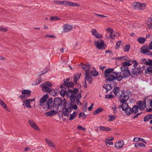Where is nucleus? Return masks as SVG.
I'll return each mask as SVG.
<instances>
[{
	"mask_svg": "<svg viewBox=\"0 0 152 152\" xmlns=\"http://www.w3.org/2000/svg\"><path fill=\"white\" fill-rule=\"evenodd\" d=\"M95 37L97 38H100L102 37V35L98 32H97V34H96Z\"/></svg>",
	"mask_w": 152,
	"mask_h": 152,
	"instance_id": "0e129e2a",
	"label": "nucleus"
},
{
	"mask_svg": "<svg viewBox=\"0 0 152 152\" xmlns=\"http://www.w3.org/2000/svg\"><path fill=\"white\" fill-rule=\"evenodd\" d=\"M148 61L146 62V65H148L152 66V60L150 59H148Z\"/></svg>",
	"mask_w": 152,
	"mask_h": 152,
	"instance_id": "864d4df0",
	"label": "nucleus"
},
{
	"mask_svg": "<svg viewBox=\"0 0 152 152\" xmlns=\"http://www.w3.org/2000/svg\"><path fill=\"white\" fill-rule=\"evenodd\" d=\"M45 69L46 70V71H45V70H43L42 71V74H41L40 75V76L42 75H43L44 74H45V73H47L48 72V71H49V68H45Z\"/></svg>",
	"mask_w": 152,
	"mask_h": 152,
	"instance_id": "4d7b16f0",
	"label": "nucleus"
},
{
	"mask_svg": "<svg viewBox=\"0 0 152 152\" xmlns=\"http://www.w3.org/2000/svg\"><path fill=\"white\" fill-rule=\"evenodd\" d=\"M131 92L130 90L129 89L127 90L126 91H125L124 90H121V94L123 95H130L131 94Z\"/></svg>",
	"mask_w": 152,
	"mask_h": 152,
	"instance_id": "412c9836",
	"label": "nucleus"
},
{
	"mask_svg": "<svg viewBox=\"0 0 152 152\" xmlns=\"http://www.w3.org/2000/svg\"><path fill=\"white\" fill-rule=\"evenodd\" d=\"M47 143L50 146L54 147L55 145L53 143L52 141L50 140L49 139L46 138L45 139Z\"/></svg>",
	"mask_w": 152,
	"mask_h": 152,
	"instance_id": "c756f323",
	"label": "nucleus"
},
{
	"mask_svg": "<svg viewBox=\"0 0 152 152\" xmlns=\"http://www.w3.org/2000/svg\"><path fill=\"white\" fill-rule=\"evenodd\" d=\"M91 72L92 74V75L94 76H96L99 74L98 72L96 70H91Z\"/></svg>",
	"mask_w": 152,
	"mask_h": 152,
	"instance_id": "58836bf2",
	"label": "nucleus"
},
{
	"mask_svg": "<svg viewBox=\"0 0 152 152\" xmlns=\"http://www.w3.org/2000/svg\"><path fill=\"white\" fill-rule=\"evenodd\" d=\"M53 107H55L53 99L50 98L47 102L46 107L48 109H51Z\"/></svg>",
	"mask_w": 152,
	"mask_h": 152,
	"instance_id": "f8f14e48",
	"label": "nucleus"
},
{
	"mask_svg": "<svg viewBox=\"0 0 152 152\" xmlns=\"http://www.w3.org/2000/svg\"><path fill=\"white\" fill-rule=\"evenodd\" d=\"M115 73H117V72H114V69L113 68H109L106 69L104 72V76L106 78V80L113 82L115 79H113L111 76L112 75L114 77L116 76L117 75Z\"/></svg>",
	"mask_w": 152,
	"mask_h": 152,
	"instance_id": "7ed1b4c3",
	"label": "nucleus"
},
{
	"mask_svg": "<svg viewBox=\"0 0 152 152\" xmlns=\"http://www.w3.org/2000/svg\"><path fill=\"white\" fill-rule=\"evenodd\" d=\"M140 61L141 64H145L146 65V62H147V60L145 59H142L140 60Z\"/></svg>",
	"mask_w": 152,
	"mask_h": 152,
	"instance_id": "5fc2aeb1",
	"label": "nucleus"
},
{
	"mask_svg": "<svg viewBox=\"0 0 152 152\" xmlns=\"http://www.w3.org/2000/svg\"><path fill=\"white\" fill-rule=\"evenodd\" d=\"M134 147L136 148L140 147H145V145L142 143H137L134 144Z\"/></svg>",
	"mask_w": 152,
	"mask_h": 152,
	"instance_id": "4c0bfd02",
	"label": "nucleus"
},
{
	"mask_svg": "<svg viewBox=\"0 0 152 152\" xmlns=\"http://www.w3.org/2000/svg\"><path fill=\"white\" fill-rule=\"evenodd\" d=\"M90 66V64L87 65H86L84 66H82V67L84 69H85L86 68H87V69H89Z\"/></svg>",
	"mask_w": 152,
	"mask_h": 152,
	"instance_id": "e2e57ef3",
	"label": "nucleus"
},
{
	"mask_svg": "<svg viewBox=\"0 0 152 152\" xmlns=\"http://www.w3.org/2000/svg\"><path fill=\"white\" fill-rule=\"evenodd\" d=\"M68 6L72 7H79L80 6L77 3L70 1H69Z\"/></svg>",
	"mask_w": 152,
	"mask_h": 152,
	"instance_id": "f704fd0d",
	"label": "nucleus"
},
{
	"mask_svg": "<svg viewBox=\"0 0 152 152\" xmlns=\"http://www.w3.org/2000/svg\"><path fill=\"white\" fill-rule=\"evenodd\" d=\"M64 101L62 100L61 98L56 97L53 101V104L55 107L58 108L60 106L63 105V103H66L65 99Z\"/></svg>",
	"mask_w": 152,
	"mask_h": 152,
	"instance_id": "423d86ee",
	"label": "nucleus"
},
{
	"mask_svg": "<svg viewBox=\"0 0 152 152\" xmlns=\"http://www.w3.org/2000/svg\"><path fill=\"white\" fill-rule=\"evenodd\" d=\"M69 1H61V5H65L66 6H68Z\"/></svg>",
	"mask_w": 152,
	"mask_h": 152,
	"instance_id": "603ef678",
	"label": "nucleus"
},
{
	"mask_svg": "<svg viewBox=\"0 0 152 152\" xmlns=\"http://www.w3.org/2000/svg\"><path fill=\"white\" fill-rule=\"evenodd\" d=\"M110 38L112 39H114L115 38V37L116 36L115 35V32L112 31L110 35Z\"/></svg>",
	"mask_w": 152,
	"mask_h": 152,
	"instance_id": "de8ad7c7",
	"label": "nucleus"
},
{
	"mask_svg": "<svg viewBox=\"0 0 152 152\" xmlns=\"http://www.w3.org/2000/svg\"><path fill=\"white\" fill-rule=\"evenodd\" d=\"M52 86V84L49 81H47L44 83H42L40 85V86L42 87V91L50 93L52 91V89L49 88V87Z\"/></svg>",
	"mask_w": 152,
	"mask_h": 152,
	"instance_id": "39448f33",
	"label": "nucleus"
},
{
	"mask_svg": "<svg viewBox=\"0 0 152 152\" xmlns=\"http://www.w3.org/2000/svg\"><path fill=\"white\" fill-rule=\"evenodd\" d=\"M97 31L96 29H94L91 31V33L93 35L95 36L96 34H97Z\"/></svg>",
	"mask_w": 152,
	"mask_h": 152,
	"instance_id": "13d9d810",
	"label": "nucleus"
},
{
	"mask_svg": "<svg viewBox=\"0 0 152 152\" xmlns=\"http://www.w3.org/2000/svg\"><path fill=\"white\" fill-rule=\"evenodd\" d=\"M140 140H143V139L142 138L140 139V138L137 137H135L133 140L134 142H136L139 141Z\"/></svg>",
	"mask_w": 152,
	"mask_h": 152,
	"instance_id": "052dcab7",
	"label": "nucleus"
},
{
	"mask_svg": "<svg viewBox=\"0 0 152 152\" xmlns=\"http://www.w3.org/2000/svg\"><path fill=\"white\" fill-rule=\"evenodd\" d=\"M127 61L129 62H132L134 64L133 65L134 68L132 69L131 71L132 77H133L135 75L137 76V74H140L143 73L141 68L140 67H136L138 63L136 60L129 59Z\"/></svg>",
	"mask_w": 152,
	"mask_h": 152,
	"instance_id": "20e7f679",
	"label": "nucleus"
},
{
	"mask_svg": "<svg viewBox=\"0 0 152 152\" xmlns=\"http://www.w3.org/2000/svg\"><path fill=\"white\" fill-rule=\"evenodd\" d=\"M150 72L152 73V66H148L147 69L145 70V73L146 74H148Z\"/></svg>",
	"mask_w": 152,
	"mask_h": 152,
	"instance_id": "72a5a7b5",
	"label": "nucleus"
},
{
	"mask_svg": "<svg viewBox=\"0 0 152 152\" xmlns=\"http://www.w3.org/2000/svg\"><path fill=\"white\" fill-rule=\"evenodd\" d=\"M122 42V41H120L118 42L116 44L115 47L116 49H117L119 47L121 43Z\"/></svg>",
	"mask_w": 152,
	"mask_h": 152,
	"instance_id": "bf43d9fd",
	"label": "nucleus"
},
{
	"mask_svg": "<svg viewBox=\"0 0 152 152\" xmlns=\"http://www.w3.org/2000/svg\"><path fill=\"white\" fill-rule=\"evenodd\" d=\"M125 110L124 111L126 114V115L129 116L131 115V114H132V108L129 107L126 109H125Z\"/></svg>",
	"mask_w": 152,
	"mask_h": 152,
	"instance_id": "c85d7f7f",
	"label": "nucleus"
},
{
	"mask_svg": "<svg viewBox=\"0 0 152 152\" xmlns=\"http://www.w3.org/2000/svg\"><path fill=\"white\" fill-rule=\"evenodd\" d=\"M72 103H73V102H71L69 104V113L71 112L72 110H71V105H72Z\"/></svg>",
	"mask_w": 152,
	"mask_h": 152,
	"instance_id": "680f3d73",
	"label": "nucleus"
},
{
	"mask_svg": "<svg viewBox=\"0 0 152 152\" xmlns=\"http://www.w3.org/2000/svg\"><path fill=\"white\" fill-rule=\"evenodd\" d=\"M29 125L34 130L40 131V129L38 128L36 124L33 121L29 120Z\"/></svg>",
	"mask_w": 152,
	"mask_h": 152,
	"instance_id": "2eb2a0df",
	"label": "nucleus"
},
{
	"mask_svg": "<svg viewBox=\"0 0 152 152\" xmlns=\"http://www.w3.org/2000/svg\"><path fill=\"white\" fill-rule=\"evenodd\" d=\"M77 112H75L72 114L70 115V117L69 118L70 120H72L75 119L77 116Z\"/></svg>",
	"mask_w": 152,
	"mask_h": 152,
	"instance_id": "7c9ffc66",
	"label": "nucleus"
},
{
	"mask_svg": "<svg viewBox=\"0 0 152 152\" xmlns=\"http://www.w3.org/2000/svg\"><path fill=\"white\" fill-rule=\"evenodd\" d=\"M48 95L47 94L44 95L40 100L39 103V104L40 106H43V104L47 100V99L48 98Z\"/></svg>",
	"mask_w": 152,
	"mask_h": 152,
	"instance_id": "dca6fc26",
	"label": "nucleus"
},
{
	"mask_svg": "<svg viewBox=\"0 0 152 152\" xmlns=\"http://www.w3.org/2000/svg\"><path fill=\"white\" fill-rule=\"evenodd\" d=\"M7 31V29L6 28H4V27L0 28V31L6 32Z\"/></svg>",
	"mask_w": 152,
	"mask_h": 152,
	"instance_id": "774afa93",
	"label": "nucleus"
},
{
	"mask_svg": "<svg viewBox=\"0 0 152 152\" xmlns=\"http://www.w3.org/2000/svg\"><path fill=\"white\" fill-rule=\"evenodd\" d=\"M1 101V102H0V105L2 106L3 108H5L6 110H7L6 108H7V105L3 101Z\"/></svg>",
	"mask_w": 152,
	"mask_h": 152,
	"instance_id": "c03bdc74",
	"label": "nucleus"
},
{
	"mask_svg": "<svg viewBox=\"0 0 152 152\" xmlns=\"http://www.w3.org/2000/svg\"><path fill=\"white\" fill-rule=\"evenodd\" d=\"M103 110L101 108H99L94 111V115H97L102 111Z\"/></svg>",
	"mask_w": 152,
	"mask_h": 152,
	"instance_id": "e433bc0d",
	"label": "nucleus"
},
{
	"mask_svg": "<svg viewBox=\"0 0 152 152\" xmlns=\"http://www.w3.org/2000/svg\"><path fill=\"white\" fill-rule=\"evenodd\" d=\"M42 82V78L40 77H39L38 79L35 82L34 85H36L37 84H39Z\"/></svg>",
	"mask_w": 152,
	"mask_h": 152,
	"instance_id": "79ce46f5",
	"label": "nucleus"
},
{
	"mask_svg": "<svg viewBox=\"0 0 152 152\" xmlns=\"http://www.w3.org/2000/svg\"><path fill=\"white\" fill-rule=\"evenodd\" d=\"M64 109L63 110V113L65 116L68 117L69 115V104L67 105L66 103H63Z\"/></svg>",
	"mask_w": 152,
	"mask_h": 152,
	"instance_id": "9d476101",
	"label": "nucleus"
},
{
	"mask_svg": "<svg viewBox=\"0 0 152 152\" xmlns=\"http://www.w3.org/2000/svg\"><path fill=\"white\" fill-rule=\"evenodd\" d=\"M94 44L99 50L104 49L105 48V45L104 41L102 39H99L97 41H94Z\"/></svg>",
	"mask_w": 152,
	"mask_h": 152,
	"instance_id": "6e6552de",
	"label": "nucleus"
},
{
	"mask_svg": "<svg viewBox=\"0 0 152 152\" xmlns=\"http://www.w3.org/2000/svg\"><path fill=\"white\" fill-rule=\"evenodd\" d=\"M147 24L148 25V28L149 29L152 28V17H150L147 20Z\"/></svg>",
	"mask_w": 152,
	"mask_h": 152,
	"instance_id": "b1692460",
	"label": "nucleus"
},
{
	"mask_svg": "<svg viewBox=\"0 0 152 152\" xmlns=\"http://www.w3.org/2000/svg\"><path fill=\"white\" fill-rule=\"evenodd\" d=\"M56 112L54 110H51L49 112H47L45 113V115L47 116H51L54 115L56 114Z\"/></svg>",
	"mask_w": 152,
	"mask_h": 152,
	"instance_id": "4be33fe9",
	"label": "nucleus"
},
{
	"mask_svg": "<svg viewBox=\"0 0 152 152\" xmlns=\"http://www.w3.org/2000/svg\"><path fill=\"white\" fill-rule=\"evenodd\" d=\"M137 106L141 110H143L145 107H146L145 101H139L137 103Z\"/></svg>",
	"mask_w": 152,
	"mask_h": 152,
	"instance_id": "9b49d317",
	"label": "nucleus"
},
{
	"mask_svg": "<svg viewBox=\"0 0 152 152\" xmlns=\"http://www.w3.org/2000/svg\"><path fill=\"white\" fill-rule=\"evenodd\" d=\"M130 45L128 44L126 45L124 48V52H128L129 51V49H130Z\"/></svg>",
	"mask_w": 152,
	"mask_h": 152,
	"instance_id": "a18cd8bd",
	"label": "nucleus"
},
{
	"mask_svg": "<svg viewBox=\"0 0 152 152\" xmlns=\"http://www.w3.org/2000/svg\"><path fill=\"white\" fill-rule=\"evenodd\" d=\"M74 86V84L72 82H69L64 83L61 86L60 88H66L67 90V92L71 94L70 96L71 102H73L75 101V95H77L78 93H79V90L78 88H74L73 90L69 89V88H72Z\"/></svg>",
	"mask_w": 152,
	"mask_h": 152,
	"instance_id": "f257e3e1",
	"label": "nucleus"
},
{
	"mask_svg": "<svg viewBox=\"0 0 152 152\" xmlns=\"http://www.w3.org/2000/svg\"><path fill=\"white\" fill-rule=\"evenodd\" d=\"M85 72V76H91V75L89 74V70L88 69H86Z\"/></svg>",
	"mask_w": 152,
	"mask_h": 152,
	"instance_id": "6e6d98bb",
	"label": "nucleus"
},
{
	"mask_svg": "<svg viewBox=\"0 0 152 152\" xmlns=\"http://www.w3.org/2000/svg\"><path fill=\"white\" fill-rule=\"evenodd\" d=\"M132 7L134 9L142 10L145 9L146 5L144 3L135 2L133 3Z\"/></svg>",
	"mask_w": 152,
	"mask_h": 152,
	"instance_id": "0eeeda50",
	"label": "nucleus"
},
{
	"mask_svg": "<svg viewBox=\"0 0 152 152\" xmlns=\"http://www.w3.org/2000/svg\"><path fill=\"white\" fill-rule=\"evenodd\" d=\"M99 128V130L100 131H110L111 130V129L110 128L103 126H100Z\"/></svg>",
	"mask_w": 152,
	"mask_h": 152,
	"instance_id": "aec40b11",
	"label": "nucleus"
},
{
	"mask_svg": "<svg viewBox=\"0 0 152 152\" xmlns=\"http://www.w3.org/2000/svg\"><path fill=\"white\" fill-rule=\"evenodd\" d=\"M151 119H152V114H149L145 116L143 121L144 122L148 121Z\"/></svg>",
	"mask_w": 152,
	"mask_h": 152,
	"instance_id": "cd10ccee",
	"label": "nucleus"
},
{
	"mask_svg": "<svg viewBox=\"0 0 152 152\" xmlns=\"http://www.w3.org/2000/svg\"><path fill=\"white\" fill-rule=\"evenodd\" d=\"M78 74V73H77L76 75H75V77L73 78V81L75 83H76L77 81L78 78V77H77Z\"/></svg>",
	"mask_w": 152,
	"mask_h": 152,
	"instance_id": "3c124183",
	"label": "nucleus"
},
{
	"mask_svg": "<svg viewBox=\"0 0 152 152\" xmlns=\"http://www.w3.org/2000/svg\"><path fill=\"white\" fill-rule=\"evenodd\" d=\"M140 52L143 54H146L148 52L149 54L152 55V52H150L147 46H143L140 49Z\"/></svg>",
	"mask_w": 152,
	"mask_h": 152,
	"instance_id": "4468645a",
	"label": "nucleus"
},
{
	"mask_svg": "<svg viewBox=\"0 0 152 152\" xmlns=\"http://www.w3.org/2000/svg\"><path fill=\"white\" fill-rule=\"evenodd\" d=\"M45 37H48L50 38H55V36L52 35H47L45 36Z\"/></svg>",
	"mask_w": 152,
	"mask_h": 152,
	"instance_id": "338daca9",
	"label": "nucleus"
},
{
	"mask_svg": "<svg viewBox=\"0 0 152 152\" xmlns=\"http://www.w3.org/2000/svg\"><path fill=\"white\" fill-rule=\"evenodd\" d=\"M112 108L113 111L114 113H116L117 112L116 109V107L115 104H113L112 105Z\"/></svg>",
	"mask_w": 152,
	"mask_h": 152,
	"instance_id": "ea45409f",
	"label": "nucleus"
},
{
	"mask_svg": "<svg viewBox=\"0 0 152 152\" xmlns=\"http://www.w3.org/2000/svg\"><path fill=\"white\" fill-rule=\"evenodd\" d=\"M137 41L140 43L143 44L145 41V38L140 37L137 39Z\"/></svg>",
	"mask_w": 152,
	"mask_h": 152,
	"instance_id": "c9c22d12",
	"label": "nucleus"
},
{
	"mask_svg": "<svg viewBox=\"0 0 152 152\" xmlns=\"http://www.w3.org/2000/svg\"><path fill=\"white\" fill-rule=\"evenodd\" d=\"M22 95L24 96L23 97V105L25 108V107L28 108V99H27L28 96H26V94H22Z\"/></svg>",
	"mask_w": 152,
	"mask_h": 152,
	"instance_id": "ddd939ff",
	"label": "nucleus"
},
{
	"mask_svg": "<svg viewBox=\"0 0 152 152\" xmlns=\"http://www.w3.org/2000/svg\"><path fill=\"white\" fill-rule=\"evenodd\" d=\"M138 107L137 106L134 105L133 106V107L132 108V112L133 114H136L138 113Z\"/></svg>",
	"mask_w": 152,
	"mask_h": 152,
	"instance_id": "393cba45",
	"label": "nucleus"
},
{
	"mask_svg": "<svg viewBox=\"0 0 152 152\" xmlns=\"http://www.w3.org/2000/svg\"><path fill=\"white\" fill-rule=\"evenodd\" d=\"M107 87H108V89L107 90V91H106V93H107L108 91H110L112 88V87L110 84H107Z\"/></svg>",
	"mask_w": 152,
	"mask_h": 152,
	"instance_id": "69168bd1",
	"label": "nucleus"
},
{
	"mask_svg": "<svg viewBox=\"0 0 152 152\" xmlns=\"http://www.w3.org/2000/svg\"><path fill=\"white\" fill-rule=\"evenodd\" d=\"M50 19L52 20L56 21L60 20V18H58L57 16H53L51 17Z\"/></svg>",
	"mask_w": 152,
	"mask_h": 152,
	"instance_id": "37998d69",
	"label": "nucleus"
},
{
	"mask_svg": "<svg viewBox=\"0 0 152 152\" xmlns=\"http://www.w3.org/2000/svg\"><path fill=\"white\" fill-rule=\"evenodd\" d=\"M21 93L22 94H26V96H28V89L22 90Z\"/></svg>",
	"mask_w": 152,
	"mask_h": 152,
	"instance_id": "a19ab883",
	"label": "nucleus"
},
{
	"mask_svg": "<svg viewBox=\"0 0 152 152\" xmlns=\"http://www.w3.org/2000/svg\"><path fill=\"white\" fill-rule=\"evenodd\" d=\"M124 143L120 141L116 142L115 145V147L118 149L121 148L123 147Z\"/></svg>",
	"mask_w": 152,
	"mask_h": 152,
	"instance_id": "5701e85b",
	"label": "nucleus"
},
{
	"mask_svg": "<svg viewBox=\"0 0 152 152\" xmlns=\"http://www.w3.org/2000/svg\"><path fill=\"white\" fill-rule=\"evenodd\" d=\"M69 93L67 92V90L66 88H64H64L61 89L60 93L61 96L63 97L64 96L65 94L67 95H69Z\"/></svg>",
	"mask_w": 152,
	"mask_h": 152,
	"instance_id": "a211bd4d",
	"label": "nucleus"
},
{
	"mask_svg": "<svg viewBox=\"0 0 152 152\" xmlns=\"http://www.w3.org/2000/svg\"><path fill=\"white\" fill-rule=\"evenodd\" d=\"M76 97V101L77 102V104H79L81 105V103L80 102V99L81 98V95L80 93H78V94L77 95H75V97Z\"/></svg>",
	"mask_w": 152,
	"mask_h": 152,
	"instance_id": "a878e982",
	"label": "nucleus"
},
{
	"mask_svg": "<svg viewBox=\"0 0 152 152\" xmlns=\"http://www.w3.org/2000/svg\"><path fill=\"white\" fill-rule=\"evenodd\" d=\"M117 84L116 82L113 83V86L114 87L113 90V91L115 95L118 97L121 98L122 97V95L119 94L120 88L119 87H116Z\"/></svg>",
	"mask_w": 152,
	"mask_h": 152,
	"instance_id": "1a4fd4ad",
	"label": "nucleus"
},
{
	"mask_svg": "<svg viewBox=\"0 0 152 152\" xmlns=\"http://www.w3.org/2000/svg\"><path fill=\"white\" fill-rule=\"evenodd\" d=\"M85 81H87L89 84H91L92 81V76L91 75L88 76H85Z\"/></svg>",
	"mask_w": 152,
	"mask_h": 152,
	"instance_id": "bb28decb",
	"label": "nucleus"
},
{
	"mask_svg": "<svg viewBox=\"0 0 152 152\" xmlns=\"http://www.w3.org/2000/svg\"><path fill=\"white\" fill-rule=\"evenodd\" d=\"M124 96L122 99H120L119 101L121 103H125V102L127 101L129 98V96L128 95H123Z\"/></svg>",
	"mask_w": 152,
	"mask_h": 152,
	"instance_id": "6ab92c4d",
	"label": "nucleus"
},
{
	"mask_svg": "<svg viewBox=\"0 0 152 152\" xmlns=\"http://www.w3.org/2000/svg\"><path fill=\"white\" fill-rule=\"evenodd\" d=\"M121 72L115 73L117 75L116 76H111L113 79H115L118 81H120L123 79L128 78L130 75V72L127 67L121 66Z\"/></svg>",
	"mask_w": 152,
	"mask_h": 152,
	"instance_id": "f03ea898",
	"label": "nucleus"
},
{
	"mask_svg": "<svg viewBox=\"0 0 152 152\" xmlns=\"http://www.w3.org/2000/svg\"><path fill=\"white\" fill-rule=\"evenodd\" d=\"M63 31L64 32H69L73 28L72 26L70 25L67 23L65 24L63 26Z\"/></svg>",
	"mask_w": 152,
	"mask_h": 152,
	"instance_id": "f3484780",
	"label": "nucleus"
},
{
	"mask_svg": "<svg viewBox=\"0 0 152 152\" xmlns=\"http://www.w3.org/2000/svg\"><path fill=\"white\" fill-rule=\"evenodd\" d=\"M122 103V105H121V106L122 107V110L124 111L125 110V109H126L129 107L128 104L126 103Z\"/></svg>",
	"mask_w": 152,
	"mask_h": 152,
	"instance_id": "473e14b6",
	"label": "nucleus"
},
{
	"mask_svg": "<svg viewBox=\"0 0 152 152\" xmlns=\"http://www.w3.org/2000/svg\"><path fill=\"white\" fill-rule=\"evenodd\" d=\"M113 138H112L111 139H107L106 140L105 143L106 144H108L109 145H113V142H111V141L113 140Z\"/></svg>",
	"mask_w": 152,
	"mask_h": 152,
	"instance_id": "2f4dec72",
	"label": "nucleus"
},
{
	"mask_svg": "<svg viewBox=\"0 0 152 152\" xmlns=\"http://www.w3.org/2000/svg\"><path fill=\"white\" fill-rule=\"evenodd\" d=\"M131 65V64L129 62H125L122 63L123 66H129Z\"/></svg>",
	"mask_w": 152,
	"mask_h": 152,
	"instance_id": "8fccbe9b",
	"label": "nucleus"
},
{
	"mask_svg": "<svg viewBox=\"0 0 152 152\" xmlns=\"http://www.w3.org/2000/svg\"><path fill=\"white\" fill-rule=\"evenodd\" d=\"M108 117L109 118L108 121H112L115 119V115H108Z\"/></svg>",
	"mask_w": 152,
	"mask_h": 152,
	"instance_id": "49530a36",
	"label": "nucleus"
},
{
	"mask_svg": "<svg viewBox=\"0 0 152 152\" xmlns=\"http://www.w3.org/2000/svg\"><path fill=\"white\" fill-rule=\"evenodd\" d=\"M114 97V96L112 95H106L105 96V98L106 99H112Z\"/></svg>",
	"mask_w": 152,
	"mask_h": 152,
	"instance_id": "09e8293b",
	"label": "nucleus"
}]
</instances>
